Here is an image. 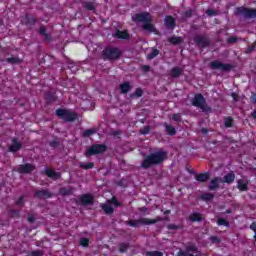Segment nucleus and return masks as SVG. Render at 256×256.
Masks as SVG:
<instances>
[{
	"mask_svg": "<svg viewBox=\"0 0 256 256\" xmlns=\"http://www.w3.org/2000/svg\"><path fill=\"white\" fill-rule=\"evenodd\" d=\"M114 135H121V131L114 132Z\"/></svg>",
	"mask_w": 256,
	"mask_h": 256,
	"instance_id": "nucleus-56",
	"label": "nucleus"
},
{
	"mask_svg": "<svg viewBox=\"0 0 256 256\" xmlns=\"http://www.w3.org/2000/svg\"><path fill=\"white\" fill-rule=\"evenodd\" d=\"M217 224H218V225H224L225 227H227V226L229 225V222L226 221V220L223 219V218H220V219H218Z\"/></svg>",
	"mask_w": 256,
	"mask_h": 256,
	"instance_id": "nucleus-41",
	"label": "nucleus"
},
{
	"mask_svg": "<svg viewBox=\"0 0 256 256\" xmlns=\"http://www.w3.org/2000/svg\"><path fill=\"white\" fill-rule=\"evenodd\" d=\"M35 197L38 199H49L52 197V194L48 190H37L35 192Z\"/></svg>",
	"mask_w": 256,
	"mask_h": 256,
	"instance_id": "nucleus-14",
	"label": "nucleus"
},
{
	"mask_svg": "<svg viewBox=\"0 0 256 256\" xmlns=\"http://www.w3.org/2000/svg\"><path fill=\"white\" fill-rule=\"evenodd\" d=\"M39 33H40V35H43V37L46 41H49L50 36H49V34H47V29L44 26L40 27Z\"/></svg>",
	"mask_w": 256,
	"mask_h": 256,
	"instance_id": "nucleus-31",
	"label": "nucleus"
},
{
	"mask_svg": "<svg viewBox=\"0 0 256 256\" xmlns=\"http://www.w3.org/2000/svg\"><path fill=\"white\" fill-rule=\"evenodd\" d=\"M46 175H47V177H50V179H54V180H57V179H59L61 177L60 173L55 172V171H53L51 169H47L46 170Z\"/></svg>",
	"mask_w": 256,
	"mask_h": 256,
	"instance_id": "nucleus-22",
	"label": "nucleus"
},
{
	"mask_svg": "<svg viewBox=\"0 0 256 256\" xmlns=\"http://www.w3.org/2000/svg\"><path fill=\"white\" fill-rule=\"evenodd\" d=\"M113 205L115 207H119V202H117V199L112 198L110 201H108L106 204H102V209L104 212L107 213V215L113 214Z\"/></svg>",
	"mask_w": 256,
	"mask_h": 256,
	"instance_id": "nucleus-9",
	"label": "nucleus"
},
{
	"mask_svg": "<svg viewBox=\"0 0 256 256\" xmlns=\"http://www.w3.org/2000/svg\"><path fill=\"white\" fill-rule=\"evenodd\" d=\"M165 25L168 27V29H173V27H175V19H173L171 16H167L165 18Z\"/></svg>",
	"mask_w": 256,
	"mask_h": 256,
	"instance_id": "nucleus-24",
	"label": "nucleus"
},
{
	"mask_svg": "<svg viewBox=\"0 0 256 256\" xmlns=\"http://www.w3.org/2000/svg\"><path fill=\"white\" fill-rule=\"evenodd\" d=\"M119 89H120V93L127 94L129 93V91H131L132 87L129 82H124L120 84Z\"/></svg>",
	"mask_w": 256,
	"mask_h": 256,
	"instance_id": "nucleus-18",
	"label": "nucleus"
},
{
	"mask_svg": "<svg viewBox=\"0 0 256 256\" xmlns=\"http://www.w3.org/2000/svg\"><path fill=\"white\" fill-rule=\"evenodd\" d=\"M196 181H199L200 183H205L206 181H209V173H202L198 174L195 177Z\"/></svg>",
	"mask_w": 256,
	"mask_h": 256,
	"instance_id": "nucleus-23",
	"label": "nucleus"
},
{
	"mask_svg": "<svg viewBox=\"0 0 256 256\" xmlns=\"http://www.w3.org/2000/svg\"><path fill=\"white\" fill-rule=\"evenodd\" d=\"M164 126L166 129V133H168V135H175V133H176L175 127H173L167 123H165Z\"/></svg>",
	"mask_w": 256,
	"mask_h": 256,
	"instance_id": "nucleus-30",
	"label": "nucleus"
},
{
	"mask_svg": "<svg viewBox=\"0 0 256 256\" xmlns=\"http://www.w3.org/2000/svg\"><path fill=\"white\" fill-rule=\"evenodd\" d=\"M201 199H203V201H211V199H213V194L205 193L201 196Z\"/></svg>",
	"mask_w": 256,
	"mask_h": 256,
	"instance_id": "nucleus-34",
	"label": "nucleus"
},
{
	"mask_svg": "<svg viewBox=\"0 0 256 256\" xmlns=\"http://www.w3.org/2000/svg\"><path fill=\"white\" fill-rule=\"evenodd\" d=\"M206 13H207V15H209L210 17L213 16V15H215V11H213V10H207Z\"/></svg>",
	"mask_w": 256,
	"mask_h": 256,
	"instance_id": "nucleus-49",
	"label": "nucleus"
},
{
	"mask_svg": "<svg viewBox=\"0 0 256 256\" xmlns=\"http://www.w3.org/2000/svg\"><path fill=\"white\" fill-rule=\"evenodd\" d=\"M21 149V143L17 141V139L12 140V145L9 147V151L12 153H16V151H19Z\"/></svg>",
	"mask_w": 256,
	"mask_h": 256,
	"instance_id": "nucleus-20",
	"label": "nucleus"
},
{
	"mask_svg": "<svg viewBox=\"0 0 256 256\" xmlns=\"http://www.w3.org/2000/svg\"><path fill=\"white\" fill-rule=\"evenodd\" d=\"M56 115L64 121H75L77 119V114L69 110L58 109L56 110Z\"/></svg>",
	"mask_w": 256,
	"mask_h": 256,
	"instance_id": "nucleus-7",
	"label": "nucleus"
},
{
	"mask_svg": "<svg viewBox=\"0 0 256 256\" xmlns=\"http://www.w3.org/2000/svg\"><path fill=\"white\" fill-rule=\"evenodd\" d=\"M238 11L240 15H243V17H245L246 19H253L256 17L255 9L239 8Z\"/></svg>",
	"mask_w": 256,
	"mask_h": 256,
	"instance_id": "nucleus-11",
	"label": "nucleus"
},
{
	"mask_svg": "<svg viewBox=\"0 0 256 256\" xmlns=\"http://www.w3.org/2000/svg\"><path fill=\"white\" fill-rule=\"evenodd\" d=\"M251 102L256 104V94L255 93H253L251 96Z\"/></svg>",
	"mask_w": 256,
	"mask_h": 256,
	"instance_id": "nucleus-48",
	"label": "nucleus"
},
{
	"mask_svg": "<svg viewBox=\"0 0 256 256\" xmlns=\"http://www.w3.org/2000/svg\"><path fill=\"white\" fill-rule=\"evenodd\" d=\"M232 97H233L234 101H237V94L236 93H232Z\"/></svg>",
	"mask_w": 256,
	"mask_h": 256,
	"instance_id": "nucleus-53",
	"label": "nucleus"
},
{
	"mask_svg": "<svg viewBox=\"0 0 256 256\" xmlns=\"http://www.w3.org/2000/svg\"><path fill=\"white\" fill-rule=\"evenodd\" d=\"M195 43L198 45V47H207L209 46V39L204 36H196L194 38Z\"/></svg>",
	"mask_w": 256,
	"mask_h": 256,
	"instance_id": "nucleus-12",
	"label": "nucleus"
},
{
	"mask_svg": "<svg viewBox=\"0 0 256 256\" xmlns=\"http://www.w3.org/2000/svg\"><path fill=\"white\" fill-rule=\"evenodd\" d=\"M161 219H149V218H139L138 220H129L126 221V225L130 227H141V225H155V223H159Z\"/></svg>",
	"mask_w": 256,
	"mask_h": 256,
	"instance_id": "nucleus-4",
	"label": "nucleus"
},
{
	"mask_svg": "<svg viewBox=\"0 0 256 256\" xmlns=\"http://www.w3.org/2000/svg\"><path fill=\"white\" fill-rule=\"evenodd\" d=\"M168 229H177V226L171 224V225L168 226Z\"/></svg>",
	"mask_w": 256,
	"mask_h": 256,
	"instance_id": "nucleus-52",
	"label": "nucleus"
},
{
	"mask_svg": "<svg viewBox=\"0 0 256 256\" xmlns=\"http://www.w3.org/2000/svg\"><path fill=\"white\" fill-rule=\"evenodd\" d=\"M28 221L29 223H33V221H35V218L33 216L28 217Z\"/></svg>",
	"mask_w": 256,
	"mask_h": 256,
	"instance_id": "nucleus-51",
	"label": "nucleus"
},
{
	"mask_svg": "<svg viewBox=\"0 0 256 256\" xmlns=\"http://www.w3.org/2000/svg\"><path fill=\"white\" fill-rule=\"evenodd\" d=\"M5 61L10 63V65H19V63H21V59L18 57L6 58Z\"/></svg>",
	"mask_w": 256,
	"mask_h": 256,
	"instance_id": "nucleus-26",
	"label": "nucleus"
},
{
	"mask_svg": "<svg viewBox=\"0 0 256 256\" xmlns=\"http://www.w3.org/2000/svg\"><path fill=\"white\" fill-rule=\"evenodd\" d=\"M121 55H123V51L116 47H108L102 52L104 61H117Z\"/></svg>",
	"mask_w": 256,
	"mask_h": 256,
	"instance_id": "nucleus-3",
	"label": "nucleus"
},
{
	"mask_svg": "<svg viewBox=\"0 0 256 256\" xmlns=\"http://www.w3.org/2000/svg\"><path fill=\"white\" fill-rule=\"evenodd\" d=\"M225 127H233V119L232 118H226L224 120Z\"/></svg>",
	"mask_w": 256,
	"mask_h": 256,
	"instance_id": "nucleus-38",
	"label": "nucleus"
},
{
	"mask_svg": "<svg viewBox=\"0 0 256 256\" xmlns=\"http://www.w3.org/2000/svg\"><path fill=\"white\" fill-rule=\"evenodd\" d=\"M183 75V68L174 67L170 70V77L177 79V77H181Z\"/></svg>",
	"mask_w": 256,
	"mask_h": 256,
	"instance_id": "nucleus-16",
	"label": "nucleus"
},
{
	"mask_svg": "<svg viewBox=\"0 0 256 256\" xmlns=\"http://www.w3.org/2000/svg\"><path fill=\"white\" fill-rule=\"evenodd\" d=\"M127 249H129V244H127V243L120 244V248H119L120 253H125V251H127Z\"/></svg>",
	"mask_w": 256,
	"mask_h": 256,
	"instance_id": "nucleus-36",
	"label": "nucleus"
},
{
	"mask_svg": "<svg viewBox=\"0 0 256 256\" xmlns=\"http://www.w3.org/2000/svg\"><path fill=\"white\" fill-rule=\"evenodd\" d=\"M210 241L211 243H221V239H219L217 236H211Z\"/></svg>",
	"mask_w": 256,
	"mask_h": 256,
	"instance_id": "nucleus-43",
	"label": "nucleus"
},
{
	"mask_svg": "<svg viewBox=\"0 0 256 256\" xmlns=\"http://www.w3.org/2000/svg\"><path fill=\"white\" fill-rule=\"evenodd\" d=\"M60 194H61V195H71V189H68V188H61V189H60Z\"/></svg>",
	"mask_w": 256,
	"mask_h": 256,
	"instance_id": "nucleus-39",
	"label": "nucleus"
},
{
	"mask_svg": "<svg viewBox=\"0 0 256 256\" xmlns=\"http://www.w3.org/2000/svg\"><path fill=\"white\" fill-rule=\"evenodd\" d=\"M31 256H43V252L37 250V251H33L31 252Z\"/></svg>",
	"mask_w": 256,
	"mask_h": 256,
	"instance_id": "nucleus-45",
	"label": "nucleus"
},
{
	"mask_svg": "<svg viewBox=\"0 0 256 256\" xmlns=\"http://www.w3.org/2000/svg\"><path fill=\"white\" fill-rule=\"evenodd\" d=\"M233 181H235V173L230 172L224 176L222 183L231 184Z\"/></svg>",
	"mask_w": 256,
	"mask_h": 256,
	"instance_id": "nucleus-21",
	"label": "nucleus"
},
{
	"mask_svg": "<svg viewBox=\"0 0 256 256\" xmlns=\"http://www.w3.org/2000/svg\"><path fill=\"white\" fill-rule=\"evenodd\" d=\"M168 41L172 43V45H181V43H183V38L172 36L168 39Z\"/></svg>",
	"mask_w": 256,
	"mask_h": 256,
	"instance_id": "nucleus-25",
	"label": "nucleus"
},
{
	"mask_svg": "<svg viewBox=\"0 0 256 256\" xmlns=\"http://www.w3.org/2000/svg\"><path fill=\"white\" fill-rule=\"evenodd\" d=\"M169 213H171V211H170V210H167V211L165 212V215H169Z\"/></svg>",
	"mask_w": 256,
	"mask_h": 256,
	"instance_id": "nucleus-57",
	"label": "nucleus"
},
{
	"mask_svg": "<svg viewBox=\"0 0 256 256\" xmlns=\"http://www.w3.org/2000/svg\"><path fill=\"white\" fill-rule=\"evenodd\" d=\"M135 20L140 23H144L143 29L145 31H150V33H155V26L151 24V21H153V17L151 16V14L147 12L137 14Z\"/></svg>",
	"mask_w": 256,
	"mask_h": 256,
	"instance_id": "nucleus-2",
	"label": "nucleus"
},
{
	"mask_svg": "<svg viewBox=\"0 0 256 256\" xmlns=\"http://www.w3.org/2000/svg\"><path fill=\"white\" fill-rule=\"evenodd\" d=\"M203 217L201 216V213L194 212L190 215V221L196 222V221H201Z\"/></svg>",
	"mask_w": 256,
	"mask_h": 256,
	"instance_id": "nucleus-29",
	"label": "nucleus"
},
{
	"mask_svg": "<svg viewBox=\"0 0 256 256\" xmlns=\"http://www.w3.org/2000/svg\"><path fill=\"white\" fill-rule=\"evenodd\" d=\"M247 185H249V181L245 178L239 179L237 182V187L240 191H247Z\"/></svg>",
	"mask_w": 256,
	"mask_h": 256,
	"instance_id": "nucleus-17",
	"label": "nucleus"
},
{
	"mask_svg": "<svg viewBox=\"0 0 256 256\" xmlns=\"http://www.w3.org/2000/svg\"><path fill=\"white\" fill-rule=\"evenodd\" d=\"M229 43H235L237 41V39H235V37H231L229 38Z\"/></svg>",
	"mask_w": 256,
	"mask_h": 256,
	"instance_id": "nucleus-50",
	"label": "nucleus"
},
{
	"mask_svg": "<svg viewBox=\"0 0 256 256\" xmlns=\"http://www.w3.org/2000/svg\"><path fill=\"white\" fill-rule=\"evenodd\" d=\"M144 71H149V66H143Z\"/></svg>",
	"mask_w": 256,
	"mask_h": 256,
	"instance_id": "nucleus-55",
	"label": "nucleus"
},
{
	"mask_svg": "<svg viewBox=\"0 0 256 256\" xmlns=\"http://www.w3.org/2000/svg\"><path fill=\"white\" fill-rule=\"evenodd\" d=\"M83 7L84 9H88V11H93V9H95V6L91 2H85Z\"/></svg>",
	"mask_w": 256,
	"mask_h": 256,
	"instance_id": "nucleus-33",
	"label": "nucleus"
},
{
	"mask_svg": "<svg viewBox=\"0 0 256 256\" xmlns=\"http://www.w3.org/2000/svg\"><path fill=\"white\" fill-rule=\"evenodd\" d=\"M186 15H187L188 17H190V15H191V12H187V13H186Z\"/></svg>",
	"mask_w": 256,
	"mask_h": 256,
	"instance_id": "nucleus-58",
	"label": "nucleus"
},
{
	"mask_svg": "<svg viewBox=\"0 0 256 256\" xmlns=\"http://www.w3.org/2000/svg\"><path fill=\"white\" fill-rule=\"evenodd\" d=\"M201 252L199 248L195 244H190L186 246L185 250H180L178 252V256H199Z\"/></svg>",
	"mask_w": 256,
	"mask_h": 256,
	"instance_id": "nucleus-6",
	"label": "nucleus"
},
{
	"mask_svg": "<svg viewBox=\"0 0 256 256\" xmlns=\"http://www.w3.org/2000/svg\"><path fill=\"white\" fill-rule=\"evenodd\" d=\"M147 256H163V252L160 251H148L146 252Z\"/></svg>",
	"mask_w": 256,
	"mask_h": 256,
	"instance_id": "nucleus-35",
	"label": "nucleus"
},
{
	"mask_svg": "<svg viewBox=\"0 0 256 256\" xmlns=\"http://www.w3.org/2000/svg\"><path fill=\"white\" fill-rule=\"evenodd\" d=\"M252 117L256 119V110L251 113Z\"/></svg>",
	"mask_w": 256,
	"mask_h": 256,
	"instance_id": "nucleus-54",
	"label": "nucleus"
},
{
	"mask_svg": "<svg viewBox=\"0 0 256 256\" xmlns=\"http://www.w3.org/2000/svg\"><path fill=\"white\" fill-rule=\"evenodd\" d=\"M191 103L194 107H198V109H201V111H204L206 113L211 111V108L207 106V102L201 94H196L192 99Z\"/></svg>",
	"mask_w": 256,
	"mask_h": 256,
	"instance_id": "nucleus-5",
	"label": "nucleus"
},
{
	"mask_svg": "<svg viewBox=\"0 0 256 256\" xmlns=\"http://www.w3.org/2000/svg\"><path fill=\"white\" fill-rule=\"evenodd\" d=\"M221 178L215 177L214 179L211 180L210 185H209V190L210 191H215L219 187V183H221Z\"/></svg>",
	"mask_w": 256,
	"mask_h": 256,
	"instance_id": "nucleus-19",
	"label": "nucleus"
},
{
	"mask_svg": "<svg viewBox=\"0 0 256 256\" xmlns=\"http://www.w3.org/2000/svg\"><path fill=\"white\" fill-rule=\"evenodd\" d=\"M80 245L82 247H87L89 245V239H87V238L80 239Z\"/></svg>",
	"mask_w": 256,
	"mask_h": 256,
	"instance_id": "nucleus-40",
	"label": "nucleus"
},
{
	"mask_svg": "<svg viewBox=\"0 0 256 256\" xmlns=\"http://www.w3.org/2000/svg\"><path fill=\"white\" fill-rule=\"evenodd\" d=\"M159 55V50L152 49L151 53L147 55V59H155Z\"/></svg>",
	"mask_w": 256,
	"mask_h": 256,
	"instance_id": "nucleus-32",
	"label": "nucleus"
},
{
	"mask_svg": "<svg viewBox=\"0 0 256 256\" xmlns=\"http://www.w3.org/2000/svg\"><path fill=\"white\" fill-rule=\"evenodd\" d=\"M79 167H81V169H93V167H95V164L93 162H81L79 164Z\"/></svg>",
	"mask_w": 256,
	"mask_h": 256,
	"instance_id": "nucleus-28",
	"label": "nucleus"
},
{
	"mask_svg": "<svg viewBox=\"0 0 256 256\" xmlns=\"http://www.w3.org/2000/svg\"><path fill=\"white\" fill-rule=\"evenodd\" d=\"M135 95H136V97H141V96L143 95V90L137 89V90L135 91Z\"/></svg>",
	"mask_w": 256,
	"mask_h": 256,
	"instance_id": "nucleus-47",
	"label": "nucleus"
},
{
	"mask_svg": "<svg viewBox=\"0 0 256 256\" xmlns=\"http://www.w3.org/2000/svg\"><path fill=\"white\" fill-rule=\"evenodd\" d=\"M80 202L85 206L93 205V196H91V194H85L80 197Z\"/></svg>",
	"mask_w": 256,
	"mask_h": 256,
	"instance_id": "nucleus-15",
	"label": "nucleus"
},
{
	"mask_svg": "<svg viewBox=\"0 0 256 256\" xmlns=\"http://www.w3.org/2000/svg\"><path fill=\"white\" fill-rule=\"evenodd\" d=\"M149 131H151V127L150 126H145L144 128H142L140 130L141 135H149Z\"/></svg>",
	"mask_w": 256,
	"mask_h": 256,
	"instance_id": "nucleus-37",
	"label": "nucleus"
},
{
	"mask_svg": "<svg viewBox=\"0 0 256 256\" xmlns=\"http://www.w3.org/2000/svg\"><path fill=\"white\" fill-rule=\"evenodd\" d=\"M16 205L18 207H21V205H23V196H21L17 201H16Z\"/></svg>",
	"mask_w": 256,
	"mask_h": 256,
	"instance_id": "nucleus-46",
	"label": "nucleus"
},
{
	"mask_svg": "<svg viewBox=\"0 0 256 256\" xmlns=\"http://www.w3.org/2000/svg\"><path fill=\"white\" fill-rule=\"evenodd\" d=\"M165 159H167V153L164 151L154 152L143 160L141 167H143V169H149L152 165H159L160 163H163Z\"/></svg>",
	"mask_w": 256,
	"mask_h": 256,
	"instance_id": "nucleus-1",
	"label": "nucleus"
},
{
	"mask_svg": "<svg viewBox=\"0 0 256 256\" xmlns=\"http://www.w3.org/2000/svg\"><path fill=\"white\" fill-rule=\"evenodd\" d=\"M254 50H255V47L250 48V51H254Z\"/></svg>",
	"mask_w": 256,
	"mask_h": 256,
	"instance_id": "nucleus-59",
	"label": "nucleus"
},
{
	"mask_svg": "<svg viewBox=\"0 0 256 256\" xmlns=\"http://www.w3.org/2000/svg\"><path fill=\"white\" fill-rule=\"evenodd\" d=\"M211 69H217L218 71H231V64H225L220 61H213L210 63Z\"/></svg>",
	"mask_w": 256,
	"mask_h": 256,
	"instance_id": "nucleus-10",
	"label": "nucleus"
},
{
	"mask_svg": "<svg viewBox=\"0 0 256 256\" xmlns=\"http://www.w3.org/2000/svg\"><path fill=\"white\" fill-rule=\"evenodd\" d=\"M17 171L18 173H31L32 171H35V166H33L32 164L20 165Z\"/></svg>",
	"mask_w": 256,
	"mask_h": 256,
	"instance_id": "nucleus-13",
	"label": "nucleus"
},
{
	"mask_svg": "<svg viewBox=\"0 0 256 256\" xmlns=\"http://www.w3.org/2000/svg\"><path fill=\"white\" fill-rule=\"evenodd\" d=\"M95 130L90 129V130H86L84 131V137H91V135H94Z\"/></svg>",
	"mask_w": 256,
	"mask_h": 256,
	"instance_id": "nucleus-42",
	"label": "nucleus"
},
{
	"mask_svg": "<svg viewBox=\"0 0 256 256\" xmlns=\"http://www.w3.org/2000/svg\"><path fill=\"white\" fill-rule=\"evenodd\" d=\"M114 37H117L118 39H127V37H129V34H127V32L125 31L117 30L114 34Z\"/></svg>",
	"mask_w": 256,
	"mask_h": 256,
	"instance_id": "nucleus-27",
	"label": "nucleus"
},
{
	"mask_svg": "<svg viewBox=\"0 0 256 256\" xmlns=\"http://www.w3.org/2000/svg\"><path fill=\"white\" fill-rule=\"evenodd\" d=\"M203 133H207V130L206 129H202Z\"/></svg>",
	"mask_w": 256,
	"mask_h": 256,
	"instance_id": "nucleus-60",
	"label": "nucleus"
},
{
	"mask_svg": "<svg viewBox=\"0 0 256 256\" xmlns=\"http://www.w3.org/2000/svg\"><path fill=\"white\" fill-rule=\"evenodd\" d=\"M105 151H107V147L105 145L96 144L86 151V157H91V155H99V153H105Z\"/></svg>",
	"mask_w": 256,
	"mask_h": 256,
	"instance_id": "nucleus-8",
	"label": "nucleus"
},
{
	"mask_svg": "<svg viewBox=\"0 0 256 256\" xmlns=\"http://www.w3.org/2000/svg\"><path fill=\"white\" fill-rule=\"evenodd\" d=\"M171 119L172 121H181V114H173Z\"/></svg>",
	"mask_w": 256,
	"mask_h": 256,
	"instance_id": "nucleus-44",
	"label": "nucleus"
}]
</instances>
